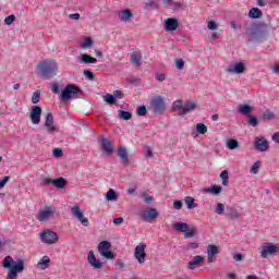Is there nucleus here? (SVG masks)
I'll list each match as a JSON object with an SVG mask.
<instances>
[{
	"label": "nucleus",
	"instance_id": "f3484780",
	"mask_svg": "<svg viewBox=\"0 0 279 279\" xmlns=\"http://www.w3.org/2000/svg\"><path fill=\"white\" fill-rule=\"evenodd\" d=\"M227 73L230 74H236V75H241V73H245V63L243 62H234L231 63L227 69H226Z\"/></svg>",
	"mask_w": 279,
	"mask_h": 279
},
{
	"label": "nucleus",
	"instance_id": "1a4fd4ad",
	"mask_svg": "<svg viewBox=\"0 0 279 279\" xmlns=\"http://www.w3.org/2000/svg\"><path fill=\"white\" fill-rule=\"evenodd\" d=\"M43 184L44 186H49V184H52L53 186H56V189H65L66 184H69V182L66 181V179L60 177L57 179H49L47 177H45L43 179Z\"/></svg>",
	"mask_w": 279,
	"mask_h": 279
},
{
	"label": "nucleus",
	"instance_id": "6e6552de",
	"mask_svg": "<svg viewBox=\"0 0 279 279\" xmlns=\"http://www.w3.org/2000/svg\"><path fill=\"white\" fill-rule=\"evenodd\" d=\"M112 248V244L108 241H101L98 244V252L100 255L104 256V258H107L108 260L114 259V253L110 251Z\"/></svg>",
	"mask_w": 279,
	"mask_h": 279
},
{
	"label": "nucleus",
	"instance_id": "de8ad7c7",
	"mask_svg": "<svg viewBox=\"0 0 279 279\" xmlns=\"http://www.w3.org/2000/svg\"><path fill=\"white\" fill-rule=\"evenodd\" d=\"M40 101V89H37L32 96V104H38Z\"/></svg>",
	"mask_w": 279,
	"mask_h": 279
},
{
	"label": "nucleus",
	"instance_id": "a19ab883",
	"mask_svg": "<svg viewBox=\"0 0 279 279\" xmlns=\"http://www.w3.org/2000/svg\"><path fill=\"white\" fill-rule=\"evenodd\" d=\"M227 147L228 149H236L239 148V141L234 138H230L227 141Z\"/></svg>",
	"mask_w": 279,
	"mask_h": 279
},
{
	"label": "nucleus",
	"instance_id": "9b49d317",
	"mask_svg": "<svg viewBox=\"0 0 279 279\" xmlns=\"http://www.w3.org/2000/svg\"><path fill=\"white\" fill-rule=\"evenodd\" d=\"M98 143H100V151H102V154H106L107 156H112V154H114L112 142H110L108 137L99 138Z\"/></svg>",
	"mask_w": 279,
	"mask_h": 279
},
{
	"label": "nucleus",
	"instance_id": "2f4dec72",
	"mask_svg": "<svg viewBox=\"0 0 279 279\" xmlns=\"http://www.w3.org/2000/svg\"><path fill=\"white\" fill-rule=\"evenodd\" d=\"M223 191V187L221 185H211L209 189H205L204 193H211V195H219Z\"/></svg>",
	"mask_w": 279,
	"mask_h": 279
},
{
	"label": "nucleus",
	"instance_id": "603ef678",
	"mask_svg": "<svg viewBox=\"0 0 279 279\" xmlns=\"http://www.w3.org/2000/svg\"><path fill=\"white\" fill-rule=\"evenodd\" d=\"M83 75H85V77H87V80L90 82L95 81V74H93L90 70H84Z\"/></svg>",
	"mask_w": 279,
	"mask_h": 279
},
{
	"label": "nucleus",
	"instance_id": "6ab92c4d",
	"mask_svg": "<svg viewBox=\"0 0 279 279\" xmlns=\"http://www.w3.org/2000/svg\"><path fill=\"white\" fill-rule=\"evenodd\" d=\"M219 254V246L208 245L207 246V260L208 263H215L217 260V255Z\"/></svg>",
	"mask_w": 279,
	"mask_h": 279
},
{
	"label": "nucleus",
	"instance_id": "052dcab7",
	"mask_svg": "<svg viewBox=\"0 0 279 279\" xmlns=\"http://www.w3.org/2000/svg\"><path fill=\"white\" fill-rule=\"evenodd\" d=\"M183 203L182 201H174L173 208L174 210H182Z\"/></svg>",
	"mask_w": 279,
	"mask_h": 279
},
{
	"label": "nucleus",
	"instance_id": "7ed1b4c3",
	"mask_svg": "<svg viewBox=\"0 0 279 279\" xmlns=\"http://www.w3.org/2000/svg\"><path fill=\"white\" fill-rule=\"evenodd\" d=\"M37 70L44 80H52L58 75V63L53 60H44L37 64Z\"/></svg>",
	"mask_w": 279,
	"mask_h": 279
},
{
	"label": "nucleus",
	"instance_id": "f704fd0d",
	"mask_svg": "<svg viewBox=\"0 0 279 279\" xmlns=\"http://www.w3.org/2000/svg\"><path fill=\"white\" fill-rule=\"evenodd\" d=\"M185 204L189 210H193V208H197V203H195V198L192 196L185 197Z\"/></svg>",
	"mask_w": 279,
	"mask_h": 279
},
{
	"label": "nucleus",
	"instance_id": "ea45409f",
	"mask_svg": "<svg viewBox=\"0 0 279 279\" xmlns=\"http://www.w3.org/2000/svg\"><path fill=\"white\" fill-rule=\"evenodd\" d=\"M220 179L222 180V186H228V184H229L228 180H230L228 170H223L220 173Z\"/></svg>",
	"mask_w": 279,
	"mask_h": 279
},
{
	"label": "nucleus",
	"instance_id": "37998d69",
	"mask_svg": "<svg viewBox=\"0 0 279 279\" xmlns=\"http://www.w3.org/2000/svg\"><path fill=\"white\" fill-rule=\"evenodd\" d=\"M196 132H198V134H206V132H208V126H206L204 123H197Z\"/></svg>",
	"mask_w": 279,
	"mask_h": 279
},
{
	"label": "nucleus",
	"instance_id": "7c9ffc66",
	"mask_svg": "<svg viewBox=\"0 0 279 279\" xmlns=\"http://www.w3.org/2000/svg\"><path fill=\"white\" fill-rule=\"evenodd\" d=\"M203 262H204V256L196 255L193 257V259L190 263H187V267H189V269H193V267H195V265H199Z\"/></svg>",
	"mask_w": 279,
	"mask_h": 279
},
{
	"label": "nucleus",
	"instance_id": "ddd939ff",
	"mask_svg": "<svg viewBox=\"0 0 279 279\" xmlns=\"http://www.w3.org/2000/svg\"><path fill=\"white\" fill-rule=\"evenodd\" d=\"M278 245L274 243H268L262 247L260 256L262 258H267V256H276L278 254Z\"/></svg>",
	"mask_w": 279,
	"mask_h": 279
},
{
	"label": "nucleus",
	"instance_id": "39448f33",
	"mask_svg": "<svg viewBox=\"0 0 279 279\" xmlns=\"http://www.w3.org/2000/svg\"><path fill=\"white\" fill-rule=\"evenodd\" d=\"M172 228L177 230V232H183L184 239H193V236L197 234V229L186 222H177Z\"/></svg>",
	"mask_w": 279,
	"mask_h": 279
},
{
	"label": "nucleus",
	"instance_id": "473e14b6",
	"mask_svg": "<svg viewBox=\"0 0 279 279\" xmlns=\"http://www.w3.org/2000/svg\"><path fill=\"white\" fill-rule=\"evenodd\" d=\"M81 62H83L84 64H97V60L93 57H90V54L84 53L81 58Z\"/></svg>",
	"mask_w": 279,
	"mask_h": 279
},
{
	"label": "nucleus",
	"instance_id": "79ce46f5",
	"mask_svg": "<svg viewBox=\"0 0 279 279\" xmlns=\"http://www.w3.org/2000/svg\"><path fill=\"white\" fill-rule=\"evenodd\" d=\"M93 47V38L86 37L85 40L81 44L82 49H90Z\"/></svg>",
	"mask_w": 279,
	"mask_h": 279
},
{
	"label": "nucleus",
	"instance_id": "0e129e2a",
	"mask_svg": "<svg viewBox=\"0 0 279 279\" xmlns=\"http://www.w3.org/2000/svg\"><path fill=\"white\" fill-rule=\"evenodd\" d=\"M80 13H72L69 15V19H71V21H80Z\"/></svg>",
	"mask_w": 279,
	"mask_h": 279
},
{
	"label": "nucleus",
	"instance_id": "393cba45",
	"mask_svg": "<svg viewBox=\"0 0 279 279\" xmlns=\"http://www.w3.org/2000/svg\"><path fill=\"white\" fill-rule=\"evenodd\" d=\"M197 108V105L192 101H187L183 105V108L179 110V117H184V114H189V112H192V110H195Z\"/></svg>",
	"mask_w": 279,
	"mask_h": 279
},
{
	"label": "nucleus",
	"instance_id": "864d4df0",
	"mask_svg": "<svg viewBox=\"0 0 279 279\" xmlns=\"http://www.w3.org/2000/svg\"><path fill=\"white\" fill-rule=\"evenodd\" d=\"M182 108H184V106L182 105V100H177L173 102L172 105V110H182Z\"/></svg>",
	"mask_w": 279,
	"mask_h": 279
},
{
	"label": "nucleus",
	"instance_id": "680f3d73",
	"mask_svg": "<svg viewBox=\"0 0 279 279\" xmlns=\"http://www.w3.org/2000/svg\"><path fill=\"white\" fill-rule=\"evenodd\" d=\"M207 28L211 29L213 32H215V29H217V22L215 21H209L207 24Z\"/></svg>",
	"mask_w": 279,
	"mask_h": 279
},
{
	"label": "nucleus",
	"instance_id": "b1692460",
	"mask_svg": "<svg viewBox=\"0 0 279 279\" xmlns=\"http://www.w3.org/2000/svg\"><path fill=\"white\" fill-rule=\"evenodd\" d=\"M118 156L124 167H128V165H130V156L128 155V149H125V147L120 146L118 148Z\"/></svg>",
	"mask_w": 279,
	"mask_h": 279
},
{
	"label": "nucleus",
	"instance_id": "69168bd1",
	"mask_svg": "<svg viewBox=\"0 0 279 279\" xmlns=\"http://www.w3.org/2000/svg\"><path fill=\"white\" fill-rule=\"evenodd\" d=\"M113 223L114 226H121L123 223V217L114 218Z\"/></svg>",
	"mask_w": 279,
	"mask_h": 279
},
{
	"label": "nucleus",
	"instance_id": "f03ea898",
	"mask_svg": "<svg viewBox=\"0 0 279 279\" xmlns=\"http://www.w3.org/2000/svg\"><path fill=\"white\" fill-rule=\"evenodd\" d=\"M2 267L4 269H9L5 279H17L19 274H23V271H25V260L17 259L16 262H14V258H12V256H7L2 262Z\"/></svg>",
	"mask_w": 279,
	"mask_h": 279
},
{
	"label": "nucleus",
	"instance_id": "6e6d98bb",
	"mask_svg": "<svg viewBox=\"0 0 279 279\" xmlns=\"http://www.w3.org/2000/svg\"><path fill=\"white\" fill-rule=\"evenodd\" d=\"M174 64L179 71H182V69H184V61L182 59H175Z\"/></svg>",
	"mask_w": 279,
	"mask_h": 279
},
{
	"label": "nucleus",
	"instance_id": "c85d7f7f",
	"mask_svg": "<svg viewBox=\"0 0 279 279\" xmlns=\"http://www.w3.org/2000/svg\"><path fill=\"white\" fill-rule=\"evenodd\" d=\"M239 112L240 114H244V117H250L252 114V107L250 105H239Z\"/></svg>",
	"mask_w": 279,
	"mask_h": 279
},
{
	"label": "nucleus",
	"instance_id": "49530a36",
	"mask_svg": "<svg viewBox=\"0 0 279 279\" xmlns=\"http://www.w3.org/2000/svg\"><path fill=\"white\" fill-rule=\"evenodd\" d=\"M197 247H199V244L197 242H192V243L185 244L183 246V250H185V252H189V250H197Z\"/></svg>",
	"mask_w": 279,
	"mask_h": 279
},
{
	"label": "nucleus",
	"instance_id": "a878e982",
	"mask_svg": "<svg viewBox=\"0 0 279 279\" xmlns=\"http://www.w3.org/2000/svg\"><path fill=\"white\" fill-rule=\"evenodd\" d=\"M118 19L122 21V23H128L134 19V14H132L130 9H125L118 14Z\"/></svg>",
	"mask_w": 279,
	"mask_h": 279
},
{
	"label": "nucleus",
	"instance_id": "f257e3e1",
	"mask_svg": "<svg viewBox=\"0 0 279 279\" xmlns=\"http://www.w3.org/2000/svg\"><path fill=\"white\" fill-rule=\"evenodd\" d=\"M244 29L246 36L251 38L253 43H260L267 35V24L256 22H245Z\"/></svg>",
	"mask_w": 279,
	"mask_h": 279
},
{
	"label": "nucleus",
	"instance_id": "a211bd4d",
	"mask_svg": "<svg viewBox=\"0 0 279 279\" xmlns=\"http://www.w3.org/2000/svg\"><path fill=\"white\" fill-rule=\"evenodd\" d=\"M87 263H89V265L94 267V269H101L104 267V264L101 263V260L97 259V257L95 256V252L93 251L88 252Z\"/></svg>",
	"mask_w": 279,
	"mask_h": 279
},
{
	"label": "nucleus",
	"instance_id": "c756f323",
	"mask_svg": "<svg viewBox=\"0 0 279 279\" xmlns=\"http://www.w3.org/2000/svg\"><path fill=\"white\" fill-rule=\"evenodd\" d=\"M105 199H107V202H117V199H119V194H117V192L113 189H110L106 193Z\"/></svg>",
	"mask_w": 279,
	"mask_h": 279
},
{
	"label": "nucleus",
	"instance_id": "0eeeda50",
	"mask_svg": "<svg viewBox=\"0 0 279 279\" xmlns=\"http://www.w3.org/2000/svg\"><path fill=\"white\" fill-rule=\"evenodd\" d=\"M150 108L154 114H162V112H165V110L167 109L162 96H155L150 100Z\"/></svg>",
	"mask_w": 279,
	"mask_h": 279
},
{
	"label": "nucleus",
	"instance_id": "58836bf2",
	"mask_svg": "<svg viewBox=\"0 0 279 279\" xmlns=\"http://www.w3.org/2000/svg\"><path fill=\"white\" fill-rule=\"evenodd\" d=\"M247 123L251 128H257L258 125V118L256 116L248 114L247 116Z\"/></svg>",
	"mask_w": 279,
	"mask_h": 279
},
{
	"label": "nucleus",
	"instance_id": "5701e85b",
	"mask_svg": "<svg viewBox=\"0 0 279 279\" xmlns=\"http://www.w3.org/2000/svg\"><path fill=\"white\" fill-rule=\"evenodd\" d=\"M226 217L236 220L241 217V211L235 206H227Z\"/></svg>",
	"mask_w": 279,
	"mask_h": 279
},
{
	"label": "nucleus",
	"instance_id": "5fc2aeb1",
	"mask_svg": "<svg viewBox=\"0 0 279 279\" xmlns=\"http://www.w3.org/2000/svg\"><path fill=\"white\" fill-rule=\"evenodd\" d=\"M258 169H260V161H256V162L252 166L250 172L256 174V173H258Z\"/></svg>",
	"mask_w": 279,
	"mask_h": 279
},
{
	"label": "nucleus",
	"instance_id": "412c9836",
	"mask_svg": "<svg viewBox=\"0 0 279 279\" xmlns=\"http://www.w3.org/2000/svg\"><path fill=\"white\" fill-rule=\"evenodd\" d=\"M178 27H180V23L178 22V19L168 17L165 21V32H175Z\"/></svg>",
	"mask_w": 279,
	"mask_h": 279
},
{
	"label": "nucleus",
	"instance_id": "c03bdc74",
	"mask_svg": "<svg viewBox=\"0 0 279 279\" xmlns=\"http://www.w3.org/2000/svg\"><path fill=\"white\" fill-rule=\"evenodd\" d=\"M215 213L216 215H223V213H226V206L223 205V203H217Z\"/></svg>",
	"mask_w": 279,
	"mask_h": 279
},
{
	"label": "nucleus",
	"instance_id": "4d7b16f0",
	"mask_svg": "<svg viewBox=\"0 0 279 279\" xmlns=\"http://www.w3.org/2000/svg\"><path fill=\"white\" fill-rule=\"evenodd\" d=\"M51 92L53 93V95H58L60 94V85H58V83H51Z\"/></svg>",
	"mask_w": 279,
	"mask_h": 279
},
{
	"label": "nucleus",
	"instance_id": "bf43d9fd",
	"mask_svg": "<svg viewBox=\"0 0 279 279\" xmlns=\"http://www.w3.org/2000/svg\"><path fill=\"white\" fill-rule=\"evenodd\" d=\"M113 96L116 99H123V97H125V95L123 94V90H121V89L114 90Z\"/></svg>",
	"mask_w": 279,
	"mask_h": 279
},
{
	"label": "nucleus",
	"instance_id": "e433bc0d",
	"mask_svg": "<svg viewBox=\"0 0 279 279\" xmlns=\"http://www.w3.org/2000/svg\"><path fill=\"white\" fill-rule=\"evenodd\" d=\"M118 118L122 119L123 121H130V119H132V112L119 110Z\"/></svg>",
	"mask_w": 279,
	"mask_h": 279
},
{
	"label": "nucleus",
	"instance_id": "20e7f679",
	"mask_svg": "<svg viewBox=\"0 0 279 279\" xmlns=\"http://www.w3.org/2000/svg\"><path fill=\"white\" fill-rule=\"evenodd\" d=\"M77 95H82V88H80L75 84H68L65 87L62 89L59 99L63 104H66V101H71V99H75Z\"/></svg>",
	"mask_w": 279,
	"mask_h": 279
},
{
	"label": "nucleus",
	"instance_id": "aec40b11",
	"mask_svg": "<svg viewBox=\"0 0 279 279\" xmlns=\"http://www.w3.org/2000/svg\"><path fill=\"white\" fill-rule=\"evenodd\" d=\"M255 149L257 151H267L269 149V142L265 137H256Z\"/></svg>",
	"mask_w": 279,
	"mask_h": 279
},
{
	"label": "nucleus",
	"instance_id": "9d476101",
	"mask_svg": "<svg viewBox=\"0 0 279 279\" xmlns=\"http://www.w3.org/2000/svg\"><path fill=\"white\" fill-rule=\"evenodd\" d=\"M158 210L151 207L144 209L141 214V218L143 219V221H146V223H151L154 219H158Z\"/></svg>",
	"mask_w": 279,
	"mask_h": 279
},
{
	"label": "nucleus",
	"instance_id": "3c124183",
	"mask_svg": "<svg viewBox=\"0 0 279 279\" xmlns=\"http://www.w3.org/2000/svg\"><path fill=\"white\" fill-rule=\"evenodd\" d=\"M16 21V16L14 14L9 15L4 19L5 25H12Z\"/></svg>",
	"mask_w": 279,
	"mask_h": 279
},
{
	"label": "nucleus",
	"instance_id": "bb28decb",
	"mask_svg": "<svg viewBox=\"0 0 279 279\" xmlns=\"http://www.w3.org/2000/svg\"><path fill=\"white\" fill-rule=\"evenodd\" d=\"M50 264H51V258H49V256L45 255L37 263V269H40V271H45V269H48Z\"/></svg>",
	"mask_w": 279,
	"mask_h": 279
},
{
	"label": "nucleus",
	"instance_id": "dca6fc26",
	"mask_svg": "<svg viewBox=\"0 0 279 279\" xmlns=\"http://www.w3.org/2000/svg\"><path fill=\"white\" fill-rule=\"evenodd\" d=\"M43 114V108L39 106H33L31 108L29 119L33 125H38L40 123V117Z\"/></svg>",
	"mask_w": 279,
	"mask_h": 279
},
{
	"label": "nucleus",
	"instance_id": "cd10ccee",
	"mask_svg": "<svg viewBox=\"0 0 279 279\" xmlns=\"http://www.w3.org/2000/svg\"><path fill=\"white\" fill-rule=\"evenodd\" d=\"M141 60H143V56L141 54V52H133L131 54V64H133L134 66H141L143 64Z\"/></svg>",
	"mask_w": 279,
	"mask_h": 279
},
{
	"label": "nucleus",
	"instance_id": "774afa93",
	"mask_svg": "<svg viewBox=\"0 0 279 279\" xmlns=\"http://www.w3.org/2000/svg\"><path fill=\"white\" fill-rule=\"evenodd\" d=\"M272 141H275L276 143H279V131L274 133Z\"/></svg>",
	"mask_w": 279,
	"mask_h": 279
},
{
	"label": "nucleus",
	"instance_id": "c9c22d12",
	"mask_svg": "<svg viewBox=\"0 0 279 279\" xmlns=\"http://www.w3.org/2000/svg\"><path fill=\"white\" fill-rule=\"evenodd\" d=\"M102 99L106 104H109V106H114L117 104V98L112 94H106L102 96Z\"/></svg>",
	"mask_w": 279,
	"mask_h": 279
},
{
	"label": "nucleus",
	"instance_id": "8fccbe9b",
	"mask_svg": "<svg viewBox=\"0 0 279 279\" xmlns=\"http://www.w3.org/2000/svg\"><path fill=\"white\" fill-rule=\"evenodd\" d=\"M63 155H64V153L62 151V148H54L52 150V156L54 158H62Z\"/></svg>",
	"mask_w": 279,
	"mask_h": 279
},
{
	"label": "nucleus",
	"instance_id": "2eb2a0df",
	"mask_svg": "<svg viewBox=\"0 0 279 279\" xmlns=\"http://www.w3.org/2000/svg\"><path fill=\"white\" fill-rule=\"evenodd\" d=\"M44 128H46L48 134H53L54 132H58V126L53 124V113L48 112L46 114Z\"/></svg>",
	"mask_w": 279,
	"mask_h": 279
},
{
	"label": "nucleus",
	"instance_id": "4468645a",
	"mask_svg": "<svg viewBox=\"0 0 279 279\" xmlns=\"http://www.w3.org/2000/svg\"><path fill=\"white\" fill-rule=\"evenodd\" d=\"M70 213L82 223V226L88 227V218L84 217V213H82L80 206L71 207Z\"/></svg>",
	"mask_w": 279,
	"mask_h": 279
},
{
	"label": "nucleus",
	"instance_id": "e2e57ef3",
	"mask_svg": "<svg viewBox=\"0 0 279 279\" xmlns=\"http://www.w3.org/2000/svg\"><path fill=\"white\" fill-rule=\"evenodd\" d=\"M8 182H10V177H3V179L0 181V189H3Z\"/></svg>",
	"mask_w": 279,
	"mask_h": 279
},
{
	"label": "nucleus",
	"instance_id": "f8f14e48",
	"mask_svg": "<svg viewBox=\"0 0 279 279\" xmlns=\"http://www.w3.org/2000/svg\"><path fill=\"white\" fill-rule=\"evenodd\" d=\"M145 247H147V244L145 243H140L137 246H135L134 257L136 258L140 265H143V263H145V258H147V253H145Z\"/></svg>",
	"mask_w": 279,
	"mask_h": 279
},
{
	"label": "nucleus",
	"instance_id": "09e8293b",
	"mask_svg": "<svg viewBox=\"0 0 279 279\" xmlns=\"http://www.w3.org/2000/svg\"><path fill=\"white\" fill-rule=\"evenodd\" d=\"M141 195L146 204L149 205L154 203V197L147 196V192H141Z\"/></svg>",
	"mask_w": 279,
	"mask_h": 279
},
{
	"label": "nucleus",
	"instance_id": "423d86ee",
	"mask_svg": "<svg viewBox=\"0 0 279 279\" xmlns=\"http://www.w3.org/2000/svg\"><path fill=\"white\" fill-rule=\"evenodd\" d=\"M39 239L41 243H46V245H56V243H58V233L50 229H45L39 233Z\"/></svg>",
	"mask_w": 279,
	"mask_h": 279
},
{
	"label": "nucleus",
	"instance_id": "72a5a7b5",
	"mask_svg": "<svg viewBox=\"0 0 279 279\" xmlns=\"http://www.w3.org/2000/svg\"><path fill=\"white\" fill-rule=\"evenodd\" d=\"M250 19H260L263 16V11L258 8H253L248 12Z\"/></svg>",
	"mask_w": 279,
	"mask_h": 279
},
{
	"label": "nucleus",
	"instance_id": "4c0bfd02",
	"mask_svg": "<svg viewBox=\"0 0 279 279\" xmlns=\"http://www.w3.org/2000/svg\"><path fill=\"white\" fill-rule=\"evenodd\" d=\"M263 119L264 121H272V119H276V113H274V111L266 109L263 112Z\"/></svg>",
	"mask_w": 279,
	"mask_h": 279
},
{
	"label": "nucleus",
	"instance_id": "338daca9",
	"mask_svg": "<svg viewBox=\"0 0 279 279\" xmlns=\"http://www.w3.org/2000/svg\"><path fill=\"white\" fill-rule=\"evenodd\" d=\"M156 80H158V82H165V80H167V76L165 74H157Z\"/></svg>",
	"mask_w": 279,
	"mask_h": 279
},
{
	"label": "nucleus",
	"instance_id": "a18cd8bd",
	"mask_svg": "<svg viewBox=\"0 0 279 279\" xmlns=\"http://www.w3.org/2000/svg\"><path fill=\"white\" fill-rule=\"evenodd\" d=\"M136 114L137 117H145L147 114V107L145 105L137 107Z\"/></svg>",
	"mask_w": 279,
	"mask_h": 279
},
{
	"label": "nucleus",
	"instance_id": "4be33fe9",
	"mask_svg": "<svg viewBox=\"0 0 279 279\" xmlns=\"http://www.w3.org/2000/svg\"><path fill=\"white\" fill-rule=\"evenodd\" d=\"M56 215V209L52 207H46L44 210L39 211L38 214V221H47V219L53 217Z\"/></svg>",
	"mask_w": 279,
	"mask_h": 279
},
{
	"label": "nucleus",
	"instance_id": "13d9d810",
	"mask_svg": "<svg viewBox=\"0 0 279 279\" xmlns=\"http://www.w3.org/2000/svg\"><path fill=\"white\" fill-rule=\"evenodd\" d=\"M233 260H235V263H241V260H245V256L241 253H235L233 254Z\"/></svg>",
	"mask_w": 279,
	"mask_h": 279
}]
</instances>
